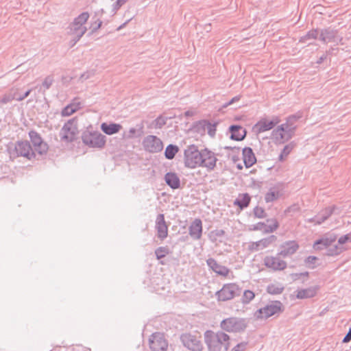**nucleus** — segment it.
<instances>
[{"instance_id":"1","label":"nucleus","mask_w":351,"mask_h":351,"mask_svg":"<svg viewBox=\"0 0 351 351\" xmlns=\"http://www.w3.org/2000/svg\"><path fill=\"white\" fill-rule=\"evenodd\" d=\"M204 339L209 351H228L230 348V336L223 331L214 333L211 330L206 331ZM248 342L243 341L237 344L231 351H245Z\"/></svg>"},{"instance_id":"2","label":"nucleus","mask_w":351,"mask_h":351,"mask_svg":"<svg viewBox=\"0 0 351 351\" xmlns=\"http://www.w3.org/2000/svg\"><path fill=\"white\" fill-rule=\"evenodd\" d=\"M248 326L246 318L230 317L223 319L220 323V327L224 331L233 333H241L245 330Z\"/></svg>"},{"instance_id":"3","label":"nucleus","mask_w":351,"mask_h":351,"mask_svg":"<svg viewBox=\"0 0 351 351\" xmlns=\"http://www.w3.org/2000/svg\"><path fill=\"white\" fill-rule=\"evenodd\" d=\"M284 311L282 303L279 300H274L265 306L258 308L254 313L256 319H267L269 317L279 315Z\"/></svg>"},{"instance_id":"4","label":"nucleus","mask_w":351,"mask_h":351,"mask_svg":"<svg viewBox=\"0 0 351 351\" xmlns=\"http://www.w3.org/2000/svg\"><path fill=\"white\" fill-rule=\"evenodd\" d=\"M296 125L282 123L271 132V137L276 143L283 144L295 134Z\"/></svg>"},{"instance_id":"5","label":"nucleus","mask_w":351,"mask_h":351,"mask_svg":"<svg viewBox=\"0 0 351 351\" xmlns=\"http://www.w3.org/2000/svg\"><path fill=\"white\" fill-rule=\"evenodd\" d=\"M202 149L199 150L195 145H190L184 152V165L187 168L200 167Z\"/></svg>"},{"instance_id":"6","label":"nucleus","mask_w":351,"mask_h":351,"mask_svg":"<svg viewBox=\"0 0 351 351\" xmlns=\"http://www.w3.org/2000/svg\"><path fill=\"white\" fill-rule=\"evenodd\" d=\"M82 140L84 144L93 148H103L106 144V136L99 132L85 131L82 133Z\"/></svg>"},{"instance_id":"7","label":"nucleus","mask_w":351,"mask_h":351,"mask_svg":"<svg viewBox=\"0 0 351 351\" xmlns=\"http://www.w3.org/2000/svg\"><path fill=\"white\" fill-rule=\"evenodd\" d=\"M78 134L77 119L73 118L66 122L60 132L61 140L71 143L76 139V135Z\"/></svg>"},{"instance_id":"8","label":"nucleus","mask_w":351,"mask_h":351,"mask_svg":"<svg viewBox=\"0 0 351 351\" xmlns=\"http://www.w3.org/2000/svg\"><path fill=\"white\" fill-rule=\"evenodd\" d=\"M242 289L236 283L225 284L222 288L217 291L216 295L219 301H227L239 296Z\"/></svg>"},{"instance_id":"9","label":"nucleus","mask_w":351,"mask_h":351,"mask_svg":"<svg viewBox=\"0 0 351 351\" xmlns=\"http://www.w3.org/2000/svg\"><path fill=\"white\" fill-rule=\"evenodd\" d=\"M10 154L19 157L23 156L29 160H32L36 157V153L33 150L30 143L27 141H18L14 145Z\"/></svg>"},{"instance_id":"10","label":"nucleus","mask_w":351,"mask_h":351,"mask_svg":"<svg viewBox=\"0 0 351 351\" xmlns=\"http://www.w3.org/2000/svg\"><path fill=\"white\" fill-rule=\"evenodd\" d=\"M319 40L324 43H334L336 45L341 43L342 37L339 35L337 29L331 27L323 28L319 30Z\"/></svg>"},{"instance_id":"11","label":"nucleus","mask_w":351,"mask_h":351,"mask_svg":"<svg viewBox=\"0 0 351 351\" xmlns=\"http://www.w3.org/2000/svg\"><path fill=\"white\" fill-rule=\"evenodd\" d=\"M143 146L149 153H158L163 149L162 141L154 135H148L143 141Z\"/></svg>"},{"instance_id":"12","label":"nucleus","mask_w":351,"mask_h":351,"mask_svg":"<svg viewBox=\"0 0 351 351\" xmlns=\"http://www.w3.org/2000/svg\"><path fill=\"white\" fill-rule=\"evenodd\" d=\"M218 159L216 154L208 148L202 149V164L200 167L206 168L208 171H212L216 167Z\"/></svg>"},{"instance_id":"13","label":"nucleus","mask_w":351,"mask_h":351,"mask_svg":"<svg viewBox=\"0 0 351 351\" xmlns=\"http://www.w3.org/2000/svg\"><path fill=\"white\" fill-rule=\"evenodd\" d=\"M281 256H266L263 259L264 265L274 271H282L287 267V263L281 259Z\"/></svg>"},{"instance_id":"14","label":"nucleus","mask_w":351,"mask_h":351,"mask_svg":"<svg viewBox=\"0 0 351 351\" xmlns=\"http://www.w3.org/2000/svg\"><path fill=\"white\" fill-rule=\"evenodd\" d=\"M149 348L152 351H167L168 348L167 341L163 334L156 332L149 339Z\"/></svg>"},{"instance_id":"15","label":"nucleus","mask_w":351,"mask_h":351,"mask_svg":"<svg viewBox=\"0 0 351 351\" xmlns=\"http://www.w3.org/2000/svg\"><path fill=\"white\" fill-rule=\"evenodd\" d=\"M29 137L34 147V152L40 155L46 154L49 147L47 143L43 141L40 135L34 130L29 132Z\"/></svg>"},{"instance_id":"16","label":"nucleus","mask_w":351,"mask_h":351,"mask_svg":"<svg viewBox=\"0 0 351 351\" xmlns=\"http://www.w3.org/2000/svg\"><path fill=\"white\" fill-rule=\"evenodd\" d=\"M180 340L184 347L192 351H202L203 346L202 341L196 336L190 333H184L180 336Z\"/></svg>"},{"instance_id":"17","label":"nucleus","mask_w":351,"mask_h":351,"mask_svg":"<svg viewBox=\"0 0 351 351\" xmlns=\"http://www.w3.org/2000/svg\"><path fill=\"white\" fill-rule=\"evenodd\" d=\"M300 245L295 240H290L283 242L280 245L278 255L283 258L291 257L299 249Z\"/></svg>"},{"instance_id":"18","label":"nucleus","mask_w":351,"mask_h":351,"mask_svg":"<svg viewBox=\"0 0 351 351\" xmlns=\"http://www.w3.org/2000/svg\"><path fill=\"white\" fill-rule=\"evenodd\" d=\"M217 125V123H212L208 120L203 119L195 122L193 128L197 132H204L206 130L208 134L210 137H214L216 134Z\"/></svg>"},{"instance_id":"19","label":"nucleus","mask_w":351,"mask_h":351,"mask_svg":"<svg viewBox=\"0 0 351 351\" xmlns=\"http://www.w3.org/2000/svg\"><path fill=\"white\" fill-rule=\"evenodd\" d=\"M279 123L280 119L277 117L270 121H267L266 119H261L253 126V130L256 134L263 133L273 129Z\"/></svg>"},{"instance_id":"20","label":"nucleus","mask_w":351,"mask_h":351,"mask_svg":"<svg viewBox=\"0 0 351 351\" xmlns=\"http://www.w3.org/2000/svg\"><path fill=\"white\" fill-rule=\"evenodd\" d=\"M156 230L157 236L160 240H164L168 236V226L165 220L164 214L158 215L156 219Z\"/></svg>"},{"instance_id":"21","label":"nucleus","mask_w":351,"mask_h":351,"mask_svg":"<svg viewBox=\"0 0 351 351\" xmlns=\"http://www.w3.org/2000/svg\"><path fill=\"white\" fill-rule=\"evenodd\" d=\"M228 132L230 134V138L236 141H243L247 134L246 130L239 125H231Z\"/></svg>"},{"instance_id":"22","label":"nucleus","mask_w":351,"mask_h":351,"mask_svg":"<svg viewBox=\"0 0 351 351\" xmlns=\"http://www.w3.org/2000/svg\"><path fill=\"white\" fill-rule=\"evenodd\" d=\"M190 237L194 240H198L202 235V222L200 219H195L189 228Z\"/></svg>"},{"instance_id":"23","label":"nucleus","mask_w":351,"mask_h":351,"mask_svg":"<svg viewBox=\"0 0 351 351\" xmlns=\"http://www.w3.org/2000/svg\"><path fill=\"white\" fill-rule=\"evenodd\" d=\"M336 239L335 236H325L316 240L313 247L315 250H327L328 247L331 246L332 244L335 242Z\"/></svg>"},{"instance_id":"24","label":"nucleus","mask_w":351,"mask_h":351,"mask_svg":"<svg viewBox=\"0 0 351 351\" xmlns=\"http://www.w3.org/2000/svg\"><path fill=\"white\" fill-rule=\"evenodd\" d=\"M207 265L215 273L222 276H228L229 269L223 265H219L214 258H209L206 260Z\"/></svg>"},{"instance_id":"25","label":"nucleus","mask_w":351,"mask_h":351,"mask_svg":"<svg viewBox=\"0 0 351 351\" xmlns=\"http://www.w3.org/2000/svg\"><path fill=\"white\" fill-rule=\"evenodd\" d=\"M243 160L246 168H250L256 162V158L253 149L245 147L243 149Z\"/></svg>"},{"instance_id":"26","label":"nucleus","mask_w":351,"mask_h":351,"mask_svg":"<svg viewBox=\"0 0 351 351\" xmlns=\"http://www.w3.org/2000/svg\"><path fill=\"white\" fill-rule=\"evenodd\" d=\"M165 181L172 189H178L180 187V179L174 172H167L165 175Z\"/></svg>"},{"instance_id":"27","label":"nucleus","mask_w":351,"mask_h":351,"mask_svg":"<svg viewBox=\"0 0 351 351\" xmlns=\"http://www.w3.org/2000/svg\"><path fill=\"white\" fill-rule=\"evenodd\" d=\"M319 287H310L306 289H298L296 298L298 299L311 298L316 295Z\"/></svg>"},{"instance_id":"28","label":"nucleus","mask_w":351,"mask_h":351,"mask_svg":"<svg viewBox=\"0 0 351 351\" xmlns=\"http://www.w3.org/2000/svg\"><path fill=\"white\" fill-rule=\"evenodd\" d=\"M122 126L119 123H102L101 124V131L107 135H112L118 133Z\"/></svg>"},{"instance_id":"29","label":"nucleus","mask_w":351,"mask_h":351,"mask_svg":"<svg viewBox=\"0 0 351 351\" xmlns=\"http://www.w3.org/2000/svg\"><path fill=\"white\" fill-rule=\"evenodd\" d=\"M250 201L251 197L248 193H242L235 199L234 205L237 206L241 210H243L249 206Z\"/></svg>"},{"instance_id":"30","label":"nucleus","mask_w":351,"mask_h":351,"mask_svg":"<svg viewBox=\"0 0 351 351\" xmlns=\"http://www.w3.org/2000/svg\"><path fill=\"white\" fill-rule=\"evenodd\" d=\"M68 28L69 29L68 32L69 34L73 36H77V40H80L87 31L86 27H78V25L74 26L72 23L69 25Z\"/></svg>"},{"instance_id":"31","label":"nucleus","mask_w":351,"mask_h":351,"mask_svg":"<svg viewBox=\"0 0 351 351\" xmlns=\"http://www.w3.org/2000/svg\"><path fill=\"white\" fill-rule=\"evenodd\" d=\"M341 210L339 207L333 205L323 209L320 214L324 217V219L327 220L332 214L339 215Z\"/></svg>"},{"instance_id":"32","label":"nucleus","mask_w":351,"mask_h":351,"mask_svg":"<svg viewBox=\"0 0 351 351\" xmlns=\"http://www.w3.org/2000/svg\"><path fill=\"white\" fill-rule=\"evenodd\" d=\"M280 196V193L276 187H271L269 191L265 195V201L267 203L272 202L278 199Z\"/></svg>"},{"instance_id":"33","label":"nucleus","mask_w":351,"mask_h":351,"mask_svg":"<svg viewBox=\"0 0 351 351\" xmlns=\"http://www.w3.org/2000/svg\"><path fill=\"white\" fill-rule=\"evenodd\" d=\"M319 34L318 29H312L309 30L305 35L301 36L299 39L300 43H306L308 40H315Z\"/></svg>"},{"instance_id":"34","label":"nucleus","mask_w":351,"mask_h":351,"mask_svg":"<svg viewBox=\"0 0 351 351\" xmlns=\"http://www.w3.org/2000/svg\"><path fill=\"white\" fill-rule=\"evenodd\" d=\"M88 18L89 14L87 12H84L75 17L71 23L73 24L74 26L85 27L84 25L88 21Z\"/></svg>"},{"instance_id":"35","label":"nucleus","mask_w":351,"mask_h":351,"mask_svg":"<svg viewBox=\"0 0 351 351\" xmlns=\"http://www.w3.org/2000/svg\"><path fill=\"white\" fill-rule=\"evenodd\" d=\"M178 151L179 148L177 145L169 144L165 150V156L167 159L171 160L175 157Z\"/></svg>"},{"instance_id":"36","label":"nucleus","mask_w":351,"mask_h":351,"mask_svg":"<svg viewBox=\"0 0 351 351\" xmlns=\"http://www.w3.org/2000/svg\"><path fill=\"white\" fill-rule=\"evenodd\" d=\"M285 287L281 284H269L267 287V292L271 295H278L282 293Z\"/></svg>"},{"instance_id":"37","label":"nucleus","mask_w":351,"mask_h":351,"mask_svg":"<svg viewBox=\"0 0 351 351\" xmlns=\"http://www.w3.org/2000/svg\"><path fill=\"white\" fill-rule=\"evenodd\" d=\"M295 143L294 141H291L289 144L286 145L282 149L280 154L279 155V160L283 161L285 158L291 152L293 148L295 146Z\"/></svg>"},{"instance_id":"38","label":"nucleus","mask_w":351,"mask_h":351,"mask_svg":"<svg viewBox=\"0 0 351 351\" xmlns=\"http://www.w3.org/2000/svg\"><path fill=\"white\" fill-rule=\"evenodd\" d=\"M267 222L269 223V224L265 223V227L264 229L265 233L274 232L279 226V223L276 219H267Z\"/></svg>"},{"instance_id":"39","label":"nucleus","mask_w":351,"mask_h":351,"mask_svg":"<svg viewBox=\"0 0 351 351\" xmlns=\"http://www.w3.org/2000/svg\"><path fill=\"white\" fill-rule=\"evenodd\" d=\"M277 240V237L275 235H270L268 237L263 238L259 241H258V243H259L261 249H264L265 247H267L271 244L274 243Z\"/></svg>"},{"instance_id":"40","label":"nucleus","mask_w":351,"mask_h":351,"mask_svg":"<svg viewBox=\"0 0 351 351\" xmlns=\"http://www.w3.org/2000/svg\"><path fill=\"white\" fill-rule=\"evenodd\" d=\"M80 104H77V106H75V104H70L65 106L61 112V114L62 117H67L71 115L73 113L76 112L80 107L78 106Z\"/></svg>"},{"instance_id":"41","label":"nucleus","mask_w":351,"mask_h":351,"mask_svg":"<svg viewBox=\"0 0 351 351\" xmlns=\"http://www.w3.org/2000/svg\"><path fill=\"white\" fill-rule=\"evenodd\" d=\"M343 250V247L339 246L338 244H335L334 245H332L328 247L326 254L327 256H334L341 254Z\"/></svg>"},{"instance_id":"42","label":"nucleus","mask_w":351,"mask_h":351,"mask_svg":"<svg viewBox=\"0 0 351 351\" xmlns=\"http://www.w3.org/2000/svg\"><path fill=\"white\" fill-rule=\"evenodd\" d=\"M169 250L167 246L158 247L155 250V255L158 260L165 258L167 254H169Z\"/></svg>"},{"instance_id":"43","label":"nucleus","mask_w":351,"mask_h":351,"mask_svg":"<svg viewBox=\"0 0 351 351\" xmlns=\"http://www.w3.org/2000/svg\"><path fill=\"white\" fill-rule=\"evenodd\" d=\"M255 297V294L252 291L245 290L241 299L242 303L244 304H249Z\"/></svg>"},{"instance_id":"44","label":"nucleus","mask_w":351,"mask_h":351,"mask_svg":"<svg viewBox=\"0 0 351 351\" xmlns=\"http://www.w3.org/2000/svg\"><path fill=\"white\" fill-rule=\"evenodd\" d=\"M166 122L167 118L160 115L154 121V128L160 129L166 124Z\"/></svg>"},{"instance_id":"45","label":"nucleus","mask_w":351,"mask_h":351,"mask_svg":"<svg viewBox=\"0 0 351 351\" xmlns=\"http://www.w3.org/2000/svg\"><path fill=\"white\" fill-rule=\"evenodd\" d=\"M255 217L258 219H263L266 217V213L262 207L256 206L253 210Z\"/></svg>"},{"instance_id":"46","label":"nucleus","mask_w":351,"mask_h":351,"mask_svg":"<svg viewBox=\"0 0 351 351\" xmlns=\"http://www.w3.org/2000/svg\"><path fill=\"white\" fill-rule=\"evenodd\" d=\"M317 260V257L315 256H308L304 260V263L311 269L315 268V263Z\"/></svg>"},{"instance_id":"47","label":"nucleus","mask_w":351,"mask_h":351,"mask_svg":"<svg viewBox=\"0 0 351 351\" xmlns=\"http://www.w3.org/2000/svg\"><path fill=\"white\" fill-rule=\"evenodd\" d=\"M301 117V115L299 114H292L289 116L287 119L286 122L284 123V124L287 125H296L295 123L296 121Z\"/></svg>"},{"instance_id":"48","label":"nucleus","mask_w":351,"mask_h":351,"mask_svg":"<svg viewBox=\"0 0 351 351\" xmlns=\"http://www.w3.org/2000/svg\"><path fill=\"white\" fill-rule=\"evenodd\" d=\"M13 100H16V93L4 95L0 100V103L5 104Z\"/></svg>"},{"instance_id":"49","label":"nucleus","mask_w":351,"mask_h":351,"mask_svg":"<svg viewBox=\"0 0 351 351\" xmlns=\"http://www.w3.org/2000/svg\"><path fill=\"white\" fill-rule=\"evenodd\" d=\"M53 82V76L48 75L44 79V80L43 82V86L45 88V90H47L51 87Z\"/></svg>"},{"instance_id":"50","label":"nucleus","mask_w":351,"mask_h":351,"mask_svg":"<svg viewBox=\"0 0 351 351\" xmlns=\"http://www.w3.org/2000/svg\"><path fill=\"white\" fill-rule=\"evenodd\" d=\"M348 242H351V232L340 237L338 239V244L342 245Z\"/></svg>"},{"instance_id":"51","label":"nucleus","mask_w":351,"mask_h":351,"mask_svg":"<svg viewBox=\"0 0 351 351\" xmlns=\"http://www.w3.org/2000/svg\"><path fill=\"white\" fill-rule=\"evenodd\" d=\"M128 0H117L112 5V12L116 13Z\"/></svg>"},{"instance_id":"52","label":"nucleus","mask_w":351,"mask_h":351,"mask_svg":"<svg viewBox=\"0 0 351 351\" xmlns=\"http://www.w3.org/2000/svg\"><path fill=\"white\" fill-rule=\"evenodd\" d=\"M224 234L225 231L223 230H215L210 232L211 237H213L215 240H216L217 237L223 236Z\"/></svg>"},{"instance_id":"53","label":"nucleus","mask_w":351,"mask_h":351,"mask_svg":"<svg viewBox=\"0 0 351 351\" xmlns=\"http://www.w3.org/2000/svg\"><path fill=\"white\" fill-rule=\"evenodd\" d=\"M31 91H32V89H29L27 91H25L24 93H23V95H17L16 93V100L18 101H21L25 99L26 97H27L29 95Z\"/></svg>"},{"instance_id":"54","label":"nucleus","mask_w":351,"mask_h":351,"mask_svg":"<svg viewBox=\"0 0 351 351\" xmlns=\"http://www.w3.org/2000/svg\"><path fill=\"white\" fill-rule=\"evenodd\" d=\"M265 227V223L264 222H258L257 223L253 225L252 230H261L264 232Z\"/></svg>"},{"instance_id":"55","label":"nucleus","mask_w":351,"mask_h":351,"mask_svg":"<svg viewBox=\"0 0 351 351\" xmlns=\"http://www.w3.org/2000/svg\"><path fill=\"white\" fill-rule=\"evenodd\" d=\"M241 96V95H237L235 97H234L232 99H231L229 101L225 103L224 104H223V108H226L228 107V106L231 105L232 104L236 102V101H238L240 100Z\"/></svg>"},{"instance_id":"56","label":"nucleus","mask_w":351,"mask_h":351,"mask_svg":"<svg viewBox=\"0 0 351 351\" xmlns=\"http://www.w3.org/2000/svg\"><path fill=\"white\" fill-rule=\"evenodd\" d=\"M102 24V21L99 19H97L94 23L92 24V32H95L97 29H99Z\"/></svg>"},{"instance_id":"57","label":"nucleus","mask_w":351,"mask_h":351,"mask_svg":"<svg viewBox=\"0 0 351 351\" xmlns=\"http://www.w3.org/2000/svg\"><path fill=\"white\" fill-rule=\"evenodd\" d=\"M249 250L251 251H258L261 249V246L258 241L253 242L249 245Z\"/></svg>"},{"instance_id":"58","label":"nucleus","mask_w":351,"mask_h":351,"mask_svg":"<svg viewBox=\"0 0 351 351\" xmlns=\"http://www.w3.org/2000/svg\"><path fill=\"white\" fill-rule=\"evenodd\" d=\"M92 75H93V72H90V71L85 72L81 75L80 80L82 81L86 80L90 78Z\"/></svg>"},{"instance_id":"59","label":"nucleus","mask_w":351,"mask_h":351,"mask_svg":"<svg viewBox=\"0 0 351 351\" xmlns=\"http://www.w3.org/2000/svg\"><path fill=\"white\" fill-rule=\"evenodd\" d=\"M351 341V328H350L348 332L346 335V336L343 337L342 342L343 343H348Z\"/></svg>"},{"instance_id":"60","label":"nucleus","mask_w":351,"mask_h":351,"mask_svg":"<svg viewBox=\"0 0 351 351\" xmlns=\"http://www.w3.org/2000/svg\"><path fill=\"white\" fill-rule=\"evenodd\" d=\"M315 217L317 219L316 225H320L326 221V219H324V217L321 215L320 213L318 215H315Z\"/></svg>"},{"instance_id":"61","label":"nucleus","mask_w":351,"mask_h":351,"mask_svg":"<svg viewBox=\"0 0 351 351\" xmlns=\"http://www.w3.org/2000/svg\"><path fill=\"white\" fill-rule=\"evenodd\" d=\"M299 210V207L296 205H293L291 206H289L285 210V213H289L291 212L297 211Z\"/></svg>"},{"instance_id":"62","label":"nucleus","mask_w":351,"mask_h":351,"mask_svg":"<svg viewBox=\"0 0 351 351\" xmlns=\"http://www.w3.org/2000/svg\"><path fill=\"white\" fill-rule=\"evenodd\" d=\"M291 277L293 281H296L300 278L301 274L300 273H293L291 274Z\"/></svg>"},{"instance_id":"63","label":"nucleus","mask_w":351,"mask_h":351,"mask_svg":"<svg viewBox=\"0 0 351 351\" xmlns=\"http://www.w3.org/2000/svg\"><path fill=\"white\" fill-rule=\"evenodd\" d=\"M327 58V53L323 54L317 60V64H322Z\"/></svg>"},{"instance_id":"64","label":"nucleus","mask_w":351,"mask_h":351,"mask_svg":"<svg viewBox=\"0 0 351 351\" xmlns=\"http://www.w3.org/2000/svg\"><path fill=\"white\" fill-rule=\"evenodd\" d=\"M136 130L134 128H131L130 130H129V133H130V135L129 136L131 137L133 135H134L136 134Z\"/></svg>"}]
</instances>
